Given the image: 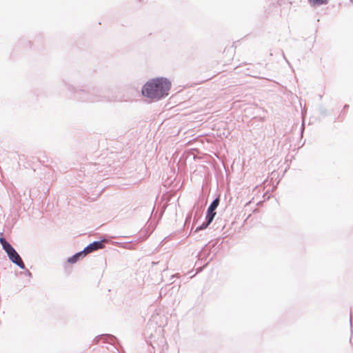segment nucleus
<instances>
[{
  "mask_svg": "<svg viewBox=\"0 0 353 353\" xmlns=\"http://www.w3.org/2000/svg\"><path fill=\"white\" fill-rule=\"evenodd\" d=\"M171 88V83L165 78H155L148 81L143 87L144 97L159 100L167 95Z\"/></svg>",
  "mask_w": 353,
  "mask_h": 353,
  "instance_id": "nucleus-1",
  "label": "nucleus"
},
{
  "mask_svg": "<svg viewBox=\"0 0 353 353\" xmlns=\"http://www.w3.org/2000/svg\"><path fill=\"white\" fill-rule=\"evenodd\" d=\"M107 242L106 239H103L100 241H94L90 244H89L86 248L83 250L84 253V256L86 254L91 253L95 250L102 249L104 248V243Z\"/></svg>",
  "mask_w": 353,
  "mask_h": 353,
  "instance_id": "nucleus-2",
  "label": "nucleus"
},
{
  "mask_svg": "<svg viewBox=\"0 0 353 353\" xmlns=\"http://www.w3.org/2000/svg\"><path fill=\"white\" fill-rule=\"evenodd\" d=\"M9 259L15 264H17L18 266H19L21 268H24L25 265L23 262L22 261V259H21L20 256L18 254V253L16 252V250L12 248L10 251H8L6 252Z\"/></svg>",
  "mask_w": 353,
  "mask_h": 353,
  "instance_id": "nucleus-3",
  "label": "nucleus"
},
{
  "mask_svg": "<svg viewBox=\"0 0 353 353\" xmlns=\"http://www.w3.org/2000/svg\"><path fill=\"white\" fill-rule=\"evenodd\" d=\"M219 203V199H216L215 200H214L212 201V203L210 205V207L208 210V213H207V216H206V220H208V223H210L212 221V220L216 214V212H214V210L217 208Z\"/></svg>",
  "mask_w": 353,
  "mask_h": 353,
  "instance_id": "nucleus-4",
  "label": "nucleus"
},
{
  "mask_svg": "<svg viewBox=\"0 0 353 353\" xmlns=\"http://www.w3.org/2000/svg\"><path fill=\"white\" fill-rule=\"evenodd\" d=\"M83 256H84V253L83 251L78 252V253L75 254L74 256H72V257L68 258V262L69 263H74L79 260V259L80 257H83Z\"/></svg>",
  "mask_w": 353,
  "mask_h": 353,
  "instance_id": "nucleus-5",
  "label": "nucleus"
},
{
  "mask_svg": "<svg viewBox=\"0 0 353 353\" xmlns=\"http://www.w3.org/2000/svg\"><path fill=\"white\" fill-rule=\"evenodd\" d=\"M0 243L6 252L10 251L13 248L12 245L8 242H7V241L4 238H0Z\"/></svg>",
  "mask_w": 353,
  "mask_h": 353,
  "instance_id": "nucleus-6",
  "label": "nucleus"
},
{
  "mask_svg": "<svg viewBox=\"0 0 353 353\" xmlns=\"http://www.w3.org/2000/svg\"><path fill=\"white\" fill-rule=\"evenodd\" d=\"M309 1L313 5L326 4L328 1V0H309Z\"/></svg>",
  "mask_w": 353,
  "mask_h": 353,
  "instance_id": "nucleus-7",
  "label": "nucleus"
},
{
  "mask_svg": "<svg viewBox=\"0 0 353 353\" xmlns=\"http://www.w3.org/2000/svg\"><path fill=\"white\" fill-rule=\"evenodd\" d=\"M210 225V223H208V220H207V222L205 223H203L200 227H199L196 231L197 230H203V229H205L206 228L208 225Z\"/></svg>",
  "mask_w": 353,
  "mask_h": 353,
  "instance_id": "nucleus-8",
  "label": "nucleus"
}]
</instances>
